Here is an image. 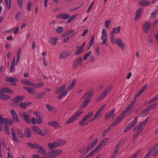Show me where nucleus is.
Segmentation results:
<instances>
[{
    "instance_id": "20",
    "label": "nucleus",
    "mask_w": 158,
    "mask_h": 158,
    "mask_svg": "<svg viewBox=\"0 0 158 158\" xmlns=\"http://www.w3.org/2000/svg\"><path fill=\"white\" fill-rule=\"evenodd\" d=\"M70 17V15L68 14H59L56 16L57 18L67 19Z\"/></svg>"
},
{
    "instance_id": "25",
    "label": "nucleus",
    "mask_w": 158,
    "mask_h": 158,
    "mask_svg": "<svg viewBox=\"0 0 158 158\" xmlns=\"http://www.w3.org/2000/svg\"><path fill=\"white\" fill-rule=\"evenodd\" d=\"M27 145L31 148L33 149H40V145L36 143H32L29 142L27 143Z\"/></svg>"
},
{
    "instance_id": "57",
    "label": "nucleus",
    "mask_w": 158,
    "mask_h": 158,
    "mask_svg": "<svg viewBox=\"0 0 158 158\" xmlns=\"http://www.w3.org/2000/svg\"><path fill=\"white\" fill-rule=\"evenodd\" d=\"M152 152V151L151 150H150L149 151L147 154L145 155L143 158H149V157L151 156Z\"/></svg>"
},
{
    "instance_id": "43",
    "label": "nucleus",
    "mask_w": 158,
    "mask_h": 158,
    "mask_svg": "<svg viewBox=\"0 0 158 158\" xmlns=\"http://www.w3.org/2000/svg\"><path fill=\"white\" fill-rule=\"evenodd\" d=\"M16 132L17 135L20 138H23L24 137V135L21 130L19 129L16 130Z\"/></svg>"
},
{
    "instance_id": "12",
    "label": "nucleus",
    "mask_w": 158,
    "mask_h": 158,
    "mask_svg": "<svg viewBox=\"0 0 158 158\" xmlns=\"http://www.w3.org/2000/svg\"><path fill=\"white\" fill-rule=\"evenodd\" d=\"M10 112L12 118L17 123H19L20 120L19 117L15 110L13 109H12Z\"/></svg>"
},
{
    "instance_id": "1",
    "label": "nucleus",
    "mask_w": 158,
    "mask_h": 158,
    "mask_svg": "<svg viewBox=\"0 0 158 158\" xmlns=\"http://www.w3.org/2000/svg\"><path fill=\"white\" fill-rule=\"evenodd\" d=\"M94 94L93 90L90 89L89 91L86 93L82 96L81 98L84 99V100L81 104V106L82 107H85L89 103L91 102L90 99L92 98Z\"/></svg>"
},
{
    "instance_id": "7",
    "label": "nucleus",
    "mask_w": 158,
    "mask_h": 158,
    "mask_svg": "<svg viewBox=\"0 0 158 158\" xmlns=\"http://www.w3.org/2000/svg\"><path fill=\"white\" fill-rule=\"evenodd\" d=\"M98 139L97 138L95 139L87 147V148H84L83 153L84 154L86 153L89 151L93 148L96 144Z\"/></svg>"
},
{
    "instance_id": "50",
    "label": "nucleus",
    "mask_w": 158,
    "mask_h": 158,
    "mask_svg": "<svg viewBox=\"0 0 158 158\" xmlns=\"http://www.w3.org/2000/svg\"><path fill=\"white\" fill-rule=\"evenodd\" d=\"M118 150L119 148L118 146H116L114 150V152L113 153L114 156L112 157L111 158H114V157L116 156V155L118 153Z\"/></svg>"
},
{
    "instance_id": "41",
    "label": "nucleus",
    "mask_w": 158,
    "mask_h": 158,
    "mask_svg": "<svg viewBox=\"0 0 158 158\" xmlns=\"http://www.w3.org/2000/svg\"><path fill=\"white\" fill-rule=\"evenodd\" d=\"M76 81L74 80L67 87L66 89L68 90H71L74 87V86L75 84Z\"/></svg>"
},
{
    "instance_id": "51",
    "label": "nucleus",
    "mask_w": 158,
    "mask_h": 158,
    "mask_svg": "<svg viewBox=\"0 0 158 158\" xmlns=\"http://www.w3.org/2000/svg\"><path fill=\"white\" fill-rule=\"evenodd\" d=\"M68 93V92L66 91H64L62 92L60 95L58 97V98L59 99H61L62 98L65 96H66Z\"/></svg>"
},
{
    "instance_id": "3",
    "label": "nucleus",
    "mask_w": 158,
    "mask_h": 158,
    "mask_svg": "<svg viewBox=\"0 0 158 158\" xmlns=\"http://www.w3.org/2000/svg\"><path fill=\"white\" fill-rule=\"evenodd\" d=\"M111 42L113 44H116L119 47L121 48L122 50H123L125 48V44L123 43L122 40L120 38H118L115 40V37L114 38L110 39Z\"/></svg>"
},
{
    "instance_id": "8",
    "label": "nucleus",
    "mask_w": 158,
    "mask_h": 158,
    "mask_svg": "<svg viewBox=\"0 0 158 158\" xmlns=\"http://www.w3.org/2000/svg\"><path fill=\"white\" fill-rule=\"evenodd\" d=\"M0 122L2 124H4L5 125L8 124L10 126L11 125L13 121L11 120H9L7 118H3L2 116L0 114Z\"/></svg>"
},
{
    "instance_id": "54",
    "label": "nucleus",
    "mask_w": 158,
    "mask_h": 158,
    "mask_svg": "<svg viewBox=\"0 0 158 158\" xmlns=\"http://www.w3.org/2000/svg\"><path fill=\"white\" fill-rule=\"evenodd\" d=\"M149 111L147 107L143 111L142 113V115L143 117H144L149 114Z\"/></svg>"
},
{
    "instance_id": "22",
    "label": "nucleus",
    "mask_w": 158,
    "mask_h": 158,
    "mask_svg": "<svg viewBox=\"0 0 158 158\" xmlns=\"http://www.w3.org/2000/svg\"><path fill=\"white\" fill-rule=\"evenodd\" d=\"M11 130L13 139L16 142H19V139L16 135V132L14 130V129L11 128Z\"/></svg>"
},
{
    "instance_id": "33",
    "label": "nucleus",
    "mask_w": 158,
    "mask_h": 158,
    "mask_svg": "<svg viewBox=\"0 0 158 158\" xmlns=\"http://www.w3.org/2000/svg\"><path fill=\"white\" fill-rule=\"evenodd\" d=\"M102 114V113H101L98 111H97L95 114L94 118L90 120V122H92L94 119L97 118L98 119H99Z\"/></svg>"
},
{
    "instance_id": "64",
    "label": "nucleus",
    "mask_w": 158,
    "mask_h": 158,
    "mask_svg": "<svg viewBox=\"0 0 158 158\" xmlns=\"http://www.w3.org/2000/svg\"><path fill=\"white\" fill-rule=\"evenodd\" d=\"M91 53V52L90 51H89L88 53H86L84 56V59L85 60H87L88 57L90 55Z\"/></svg>"
},
{
    "instance_id": "55",
    "label": "nucleus",
    "mask_w": 158,
    "mask_h": 158,
    "mask_svg": "<svg viewBox=\"0 0 158 158\" xmlns=\"http://www.w3.org/2000/svg\"><path fill=\"white\" fill-rule=\"evenodd\" d=\"M94 36L93 35L92 36L91 39L90 40V43L89 48L92 46L94 44Z\"/></svg>"
},
{
    "instance_id": "46",
    "label": "nucleus",
    "mask_w": 158,
    "mask_h": 158,
    "mask_svg": "<svg viewBox=\"0 0 158 158\" xmlns=\"http://www.w3.org/2000/svg\"><path fill=\"white\" fill-rule=\"evenodd\" d=\"M158 99V94H157L155 97L152 98L148 102L147 104H150L154 102L156 100Z\"/></svg>"
},
{
    "instance_id": "53",
    "label": "nucleus",
    "mask_w": 158,
    "mask_h": 158,
    "mask_svg": "<svg viewBox=\"0 0 158 158\" xmlns=\"http://www.w3.org/2000/svg\"><path fill=\"white\" fill-rule=\"evenodd\" d=\"M112 128L110 127H109L107 129L105 130L103 134V136H105L107 135V133L110 132V130H111Z\"/></svg>"
},
{
    "instance_id": "28",
    "label": "nucleus",
    "mask_w": 158,
    "mask_h": 158,
    "mask_svg": "<svg viewBox=\"0 0 158 158\" xmlns=\"http://www.w3.org/2000/svg\"><path fill=\"white\" fill-rule=\"evenodd\" d=\"M23 88L25 90L31 94H34L36 93V91L34 89L31 87L25 86H24Z\"/></svg>"
},
{
    "instance_id": "42",
    "label": "nucleus",
    "mask_w": 158,
    "mask_h": 158,
    "mask_svg": "<svg viewBox=\"0 0 158 158\" xmlns=\"http://www.w3.org/2000/svg\"><path fill=\"white\" fill-rule=\"evenodd\" d=\"M107 36L108 35H102L101 37V39L103 40L102 44H105L106 46H107V44H106V42L107 40Z\"/></svg>"
},
{
    "instance_id": "45",
    "label": "nucleus",
    "mask_w": 158,
    "mask_h": 158,
    "mask_svg": "<svg viewBox=\"0 0 158 158\" xmlns=\"http://www.w3.org/2000/svg\"><path fill=\"white\" fill-rule=\"evenodd\" d=\"M147 86V85H145L140 91L137 92V94L135 98L139 96L140 95H141L142 93L146 89V88Z\"/></svg>"
},
{
    "instance_id": "11",
    "label": "nucleus",
    "mask_w": 158,
    "mask_h": 158,
    "mask_svg": "<svg viewBox=\"0 0 158 158\" xmlns=\"http://www.w3.org/2000/svg\"><path fill=\"white\" fill-rule=\"evenodd\" d=\"M112 85H109L101 94L99 98V99L101 100L107 94H108L110 91L112 89Z\"/></svg>"
},
{
    "instance_id": "44",
    "label": "nucleus",
    "mask_w": 158,
    "mask_h": 158,
    "mask_svg": "<svg viewBox=\"0 0 158 158\" xmlns=\"http://www.w3.org/2000/svg\"><path fill=\"white\" fill-rule=\"evenodd\" d=\"M21 52V49L20 48L19 49L17 54V58H16V64H17L19 62L20 60V56Z\"/></svg>"
},
{
    "instance_id": "26",
    "label": "nucleus",
    "mask_w": 158,
    "mask_h": 158,
    "mask_svg": "<svg viewBox=\"0 0 158 158\" xmlns=\"http://www.w3.org/2000/svg\"><path fill=\"white\" fill-rule=\"evenodd\" d=\"M23 116L26 123L28 124H30L31 123V120L29 116L26 112H24L23 113Z\"/></svg>"
},
{
    "instance_id": "10",
    "label": "nucleus",
    "mask_w": 158,
    "mask_h": 158,
    "mask_svg": "<svg viewBox=\"0 0 158 158\" xmlns=\"http://www.w3.org/2000/svg\"><path fill=\"white\" fill-rule=\"evenodd\" d=\"M137 121V117H136L134 119L131 123L127 125L124 131V132H127L131 129L135 124Z\"/></svg>"
},
{
    "instance_id": "16",
    "label": "nucleus",
    "mask_w": 158,
    "mask_h": 158,
    "mask_svg": "<svg viewBox=\"0 0 158 158\" xmlns=\"http://www.w3.org/2000/svg\"><path fill=\"white\" fill-rule=\"evenodd\" d=\"M46 150L40 145V158H48Z\"/></svg>"
},
{
    "instance_id": "24",
    "label": "nucleus",
    "mask_w": 158,
    "mask_h": 158,
    "mask_svg": "<svg viewBox=\"0 0 158 158\" xmlns=\"http://www.w3.org/2000/svg\"><path fill=\"white\" fill-rule=\"evenodd\" d=\"M148 120V119L147 118L145 121L141 122L137 126H135L134 128V130H136L138 129L139 128H142V127L146 124Z\"/></svg>"
},
{
    "instance_id": "19",
    "label": "nucleus",
    "mask_w": 158,
    "mask_h": 158,
    "mask_svg": "<svg viewBox=\"0 0 158 158\" xmlns=\"http://www.w3.org/2000/svg\"><path fill=\"white\" fill-rule=\"evenodd\" d=\"M151 27V23L150 22H148L144 24L143 31L145 33H147L149 29Z\"/></svg>"
},
{
    "instance_id": "37",
    "label": "nucleus",
    "mask_w": 158,
    "mask_h": 158,
    "mask_svg": "<svg viewBox=\"0 0 158 158\" xmlns=\"http://www.w3.org/2000/svg\"><path fill=\"white\" fill-rule=\"evenodd\" d=\"M31 129L30 128H27L26 130L24 131V135L27 138H29L31 136Z\"/></svg>"
},
{
    "instance_id": "9",
    "label": "nucleus",
    "mask_w": 158,
    "mask_h": 158,
    "mask_svg": "<svg viewBox=\"0 0 158 158\" xmlns=\"http://www.w3.org/2000/svg\"><path fill=\"white\" fill-rule=\"evenodd\" d=\"M121 30V27L119 26L117 27L114 28L111 32L110 34V39L114 38L115 37L114 34H118L119 33Z\"/></svg>"
},
{
    "instance_id": "17",
    "label": "nucleus",
    "mask_w": 158,
    "mask_h": 158,
    "mask_svg": "<svg viewBox=\"0 0 158 158\" xmlns=\"http://www.w3.org/2000/svg\"><path fill=\"white\" fill-rule=\"evenodd\" d=\"M7 93L13 94L14 92L10 89L7 87H2V88L0 90V93Z\"/></svg>"
},
{
    "instance_id": "60",
    "label": "nucleus",
    "mask_w": 158,
    "mask_h": 158,
    "mask_svg": "<svg viewBox=\"0 0 158 158\" xmlns=\"http://www.w3.org/2000/svg\"><path fill=\"white\" fill-rule=\"evenodd\" d=\"M76 15H73L71 17H69V19L67 21V23H69L71 22L74 19H75L76 17Z\"/></svg>"
},
{
    "instance_id": "58",
    "label": "nucleus",
    "mask_w": 158,
    "mask_h": 158,
    "mask_svg": "<svg viewBox=\"0 0 158 158\" xmlns=\"http://www.w3.org/2000/svg\"><path fill=\"white\" fill-rule=\"evenodd\" d=\"M108 139L107 138H105L100 142V143L102 144V145H104L107 142Z\"/></svg>"
},
{
    "instance_id": "48",
    "label": "nucleus",
    "mask_w": 158,
    "mask_h": 158,
    "mask_svg": "<svg viewBox=\"0 0 158 158\" xmlns=\"http://www.w3.org/2000/svg\"><path fill=\"white\" fill-rule=\"evenodd\" d=\"M156 104L154 103L150 105L147 107L148 109L150 111L152 110L155 109L156 108Z\"/></svg>"
},
{
    "instance_id": "39",
    "label": "nucleus",
    "mask_w": 158,
    "mask_h": 158,
    "mask_svg": "<svg viewBox=\"0 0 158 158\" xmlns=\"http://www.w3.org/2000/svg\"><path fill=\"white\" fill-rule=\"evenodd\" d=\"M73 30H71L66 31L65 32L63 33L62 35V37H64L66 36H68L74 32Z\"/></svg>"
},
{
    "instance_id": "14",
    "label": "nucleus",
    "mask_w": 158,
    "mask_h": 158,
    "mask_svg": "<svg viewBox=\"0 0 158 158\" xmlns=\"http://www.w3.org/2000/svg\"><path fill=\"white\" fill-rule=\"evenodd\" d=\"M93 112H89L88 114L85 115L82 120L79 122V124L80 125H82L88 119H89L93 115Z\"/></svg>"
},
{
    "instance_id": "61",
    "label": "nucleus",
    "mask_w": 158,
    "mask_h": 158,
    "mask_svg": "<svg viewBox=\"0 0 158 158\" xmlns=\"http://www.w3.org/2000/svg\"><path fill=\"white\" fill-rule=\"evenodd\" d=\"M48 130H45L43 132L40 130V135L42 136H44L46 135L48 133Z\"/></svg>"
},
{
    "instance_id": "15",
    "label": "nucleus",
    "mask_w": 158,
    "mask_h": 158,
    "mask_svg": "<svg viewBox=\"0 0 158 158\" xmlns=\"http://www.w3.org/2000/svg\"><path fill=\"white\" fill-rule=\"evenodd\" d=\"M49 125L54 127V128L60 129L61 128V125L58 122L56 121L49 122L48 123Z\"/></svg>"
},
{
    "instance_id": "13",
    "label": "nucleus",
    "mask_w": 158,
    "mask_h": 158,
    "mask_svg": "<svg viewBox=\"0 0 158 158\" xmlns=\"http://www.w3.org/2000/svg\"><path fill=\"white\" fill-rule=\"evenodd\" d=\"M82 58L80 57L74 63L73 66L76 69L78 67H81L82 65Z\"/></svg>"
},
{
    "instance_id": "34",
    "label": "nucleus",
    "mask_w": 158,
    "mask_h": 158,
    "mask_svg": "<svg viewBox=\"0 0 158 158\" xmlns=\"http://www.w3.org/2000/svg\"><path fill=\"white\" fill-rule=\"evenodd\" d=\"M115 109L113 110L112 111H110L108 114H107L106 116V120L110 118V117L113 116V118L114 117V113L115 112Z\"/></svg>"
},
{
    "instance_id": "38",
    "label": "nucleus",
    "mask_w": 158,
    "mask_h": 158,
    "mask_svg": "<svg viewBox=\"0 0 158 158\" xmlns=\"http://www.w3.org/2000/svg\"><path fill=\"white\" fill-rule=\"evenodd\" d=\"M66 87L65 85H63L61 87L58 88L56 90V93L59 94L65 89Z\"/></svg>"
},
{
    "instance_id": "47",
    "label": "nucleus",
    "mask_w": 158,
    "mask_h": 158,
    "mask_svg": "<svg viewBox=\"0 0 158 158\" xmlns=\"http://www.w3.org/2000/svg\"><path fill=\"white\" fill-rule=\"evenodd\" d=\"M4 1L7 8L8 10H10L11 5V0H4Z\"/></svg>"
},
{
    "instance_id": "49",
    "label": "nucleus",
    "mask_w": 158,
    "mask_h": 158,
    "mask_svg": "<svg viewBox=\"0 0 158 158\" xmlns=\"http://www.w3.org/2000/svg\"><path fill=\"white\" fill-rule=\"evenodd\" d=\"M9 81L10 85L13 86H15L16 85V82L18 80H6Z\"/></svg>"
},
{
    "instance_id": "63",
    "label": "nucleus",
    "mask_w": 158,
    "mask_h": 158,
    "mask_svg": "<svg viewBox=\"0 0 158 158\" xmlns=\"http://www.w3.org/2000/svg\"><path fill=\"white\" fill-rule=\"evenodd\" d=\"M111 21L110 20H107L105 22V26L107 28H108L109 27Z\"/></svg>"
},
{
    "instance_id": "31",
    "label": "nucleus",
    "mask_w": 158,
    "mask_h": 158,
    "mask_svg": "<svg viewBox=\"0 0 158 158\" xmlns=\"http://www.w3.org/2000/svg\"><path fill=\"white\" fill-rule=\"evenodd\" d=\"M152 152H153V156H155L158 154V143L155 145L153 148Z\"/></svg>"
},
{
    "instance_id": "56",
    "label": "nucleus",
    "mask_w": 158,
    "mask_h": 158,
    "mask_svg": "<svg viewBox=\"0 0 158 158\" xmlns=\"http://www.w3.org/2000/svg\"><path fill=\"white\" fill-rule=\"evenodd\" d=\"M63 31V28L62 27H58L56 30V32L58 33H61Z\"/></svg>"
},
{
    "instance_id": "21",
    "label": "nucleus",
    "mask_w": 158,
    "mask_h": 158,
    "mask_svg": "<svg viewBox=\"0 0 158 158\" xmlns=\"http://www.w3.org/2000/svg\"><path fill=\"white\" fill-rule=\"evenodd\" d=\"M31 104V102H21L19 103V105L22 108L24 109L28 107Z\"/></svg>"
},
{
    "instance_id": "4",
    "label": "nucleus",
    "mask_w": 158,
    "mask_h": 158,
    "mask_svg": "<svg viewBox=\"0 0 158 158\" xmlns=\"http://www.w3.org/2000/svg\"><path fill=\"white\" fill-rule=\"evenodd\" d=\"M62 153V151L61 149L52 150L47 153V155L50 158H54L60 155Z\"/></svg>"
},
{
    "instance_id": "30",
    "label": "nucleus",
    "mask_w": 158,
    "mask_h": 158,
    "mask_svg": "<svg viewBox=\"0 0 158 158\" xmlns=\"http://www.w3.org/2000/svg\"><path fill=\"white\" fill-rule=\"evenodd\" d=\"M10 99V96L3 93H0V99L4 100H7Z\"/></svg>"
},
{
    "instance_id": "40",
    "label": "nucleus",
    "mask_w": 158,
    "mask_h": 158,
    "mask_svg": "<svg viewBox=\"0 0 158 158\" xmlns=\"http://www.w3.org/2000/svg\"><path fill=\"white\" fill-rule=\"evenodd\" d=\"M58 40V39L57 38L52 37L49 41V42L53 45H56Z\"/></svg>"
},
{
    "instance_id": "2",
    "label": "nucleus",
    "mask_w": 158,
    "mask_h": 158,
    "mask_svg": "<svg viewBox=\"0 0 158 158\" xmlns=\"http://www.w3.org/2000/svg\"><path fill=\"white\" fill-rule=\"evenodd\" d=\"M66 143L65 140H58L52 143H49L48 147L50 149L58 147L63 146Z\"/></svg>"
},
{
    "instance_id": "18",
    "label": "nucleus",
    "mask_w": 158,
    "mask_h": 158,
    "mask_svg": "<svg viewBox=\"0 0 158 158\" xmlns=\"http://www.w3.org/2000/svg\"><path fill=\"white\" fill-rule=\"evenodd\" d=\"M143 9L141 8L138 9L135 12V21L139 20L141 17Z\"/></svg>"
},
{
    "instance_id": "5",
    "label": "nucleus",
    "mask_w": 158,
    "mask_h": 158,
    "mask_svg": "<svg viewBox=\"0 0 158 158\" xmlns=\"http://www.w3.org/2000/svg\"><path fill=\"white\" fill-rule=\"evenodd\" d=\"M130 109V108L127 106L124 111V113H122L120 116L118 117L116 119H115L113 123L111 125V126H114L116 124L120 122L125 117V113H126L128 112Z\"/></svg>"
},
{
    "instance_id": "27",
    "label": "nucleus",
    "mask_w": 158,
    "mask_h": 158,
    "mask_svg": "<svg viewBox=\"0 0 158 158\" xmlns=\"http://www.w3.org/2000/svg\"><path fill=\"white\" fill-rule=\"evenodd\" d=\"M77 50L74 53L75 55H80L83 52V48L82 47L80 46H77L76 47Z\"/></svg>"
},
{
    "instance_id": "29",
    "label": "nucleus",
    "mask_w": 158,
    "mask_h": 158,
    "mask_svg": "<svg viewBox=\"0 0 158 158\" xmlns=\"http://www.w3.org/2000/svg\"><path fill=\"white\" fill-rule=\"evenodd\" d=\"M16 62V58L14 57L13 58V60L11 62L10 68V71L13 72L14 71L15 68V64Z\"/></svg>"
},
{
    "instance_id": "35",
    "label": "nucleus",
    "mask_w": 158,
    "mask_h": 158,
    "mask_svg": "<svg viewBox=\"0 0 158 158\" xmlns=\"http://www.w3.org/2000/svg\"><path fill=\"white\" fill-rule=\"evenodd\" d=\"M21 82L23 84L28 85H34L33 83L28 80H21Z\"/></svg>"
},
{
    "instance_id": "36",
    "label": "nucleus",
    "mask_w": 158,
    "mask_h": 158,
    "mask_svg": "<svg viewBox=\"0 0 158 158\" xmlns=\"http://www.w3.org/2000/svg\"><path fill=\"white\" fill-rule=\"evenodd\" d=\"M150 4L149 1L146 0H142L140 2L139 4L141 6H148Z\"/></svg>"
},
{
    "instance_id": "6",
    "label": "nucleus",
    "mask_w": 158,
    "mask_h": 158,
    "mask_svg": "<svg viewBox=\"0 0 158 158\" xmlns=\"http://www.w3.org/2000/svg\"><path fill=\"white\" fill-rule=\"evenodd\" d=\"M82 113V112L80 111L77 113L76 114L73 115L69 119L66 121L65 124H68L76 121L78 117Z\"/></svg>"
},
{
    "instance_id": "62",
    "label": "nucleus",
    "mask_w": 158,
    "mask_h": 158,
    "mask_svg": "<svg viewBox=\"0 0 158 158\" xmlns=\"http://www.w3.org/2000/svg\"><path fill=\"white\" fill-rule=\"evenodd\" d=\"M46 107L47 109L50 111H52L53 109V106L48 104H46Z\"/></svg>"
},
{
    "instance_id": "52",
    "label": "nucleus",
    "mask_w": 158,
    "mask_h": 158,
    "mask_svg": "<svg viewBox=\"0 0 158 158\" xmlns=\"http://www.w3.org/2000/svg\"><path fill=\"white\" fill-rule=\"evenodd\" d=\"M4 127L6 133L8 135H10V133L8 125H5Z\"/></svg>"
},
{
    "instance_id": "59",
    "label": "nucleus",
    "mask_w": 158,
    "mask_h": 158,
    "mask_svg": "<svg viewBox=\"0 0 158 158\" xmlns=\"http://www.w3.org/2000/svg\"><path fill=\"white\" fill-rule=\"evenodd\" d=\"M32 6V3L31 2H29L27 5V10L28 11L31 10V7Z\"/></svg>"
},
{
    "instance_id": "32",
    "label": "nucleus",
    "mask_w": 158,
    "mask_h": 158,
    "mask_svg": "<svg viewBox=\"0 0 158 158\" xmlns=\"http://www.w3.org/2000/svg\"><path fill=\"white\" fill-rule=\"evenodd\" d=\"M70 55V53H69L67 52H64L61 53L59 56L60 59L65 58Z\"/></svg>"
},
{
    "instance_id": "23",
    "label": "nucleus",
    "mask_w": 158,
    "mask_h": 158,
    "mask_svg": "<svg viewBox=\"0 0 158 158\" xmlns=\"http://www.w3.org/2000/svg\"><path fill=\"white\" fill-rule=\"evenodd\" d=\"M24 98V96H18L16 98H13L11 100L13 102L17 103L18 102H21Z\"/></svg>"
}]
</instances>
